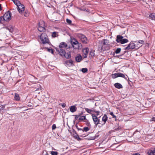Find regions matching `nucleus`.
Instances as JSON below:
<instances>
[{"label": "nucleus", "instance_id": "nucleus-42", "mask_svg": "<svg viewBox=\"0 0 155 155\" xmlns=\"http://www.w3.org/2000/svg\"><path fill=\"white\" fill-rule=\"evenodd\" d=\"M77 8L79 9L81 11H85L86 10V9L84 8H80V7H77Z\"/></svg>", "mask_w": 155, "mask_h": 155}, {"label": "nucleus", "instance_id": "nucleus-41", "mask_svg": "<svg viewBox=\"0 0 155 155\" xmlns=\"http://www.w3.org/2000/svg\"><path fill=\"white\" fill-rule=\"evenodd\" d=\"M75 127H76L77 129L78 130H82V129L81 128H80L78 127L77 124L75 125Z\"/></svg>", "mask_w": 155, "mask_h": 155}, {"label": "nucleus", "instance_id": "nucleus-23", "mask_svg": "<svg viewBox=\"0 0 155 155\" xmlns=\"http://www.w3.org/2000/svg\"><path fill=\"white\" fill-rule=\"evenodd\" d=\"M12 0L13 1L14 4L17 6V7H18V6L20 4V3H21L18 0Z\"/></svg>", "mask_w": 155, "mask_h": 155}, {"label": "nucleus", "instance_id": "nucleus-45", "mask_svg": "<svg viewBox=\"0 0 155 155\" xmlns=\"http://www.w3.org/2000/svg\"><path fill=\"white\" fill-rule=\"evenodd\" d=\"M139 43L143 44L144 43V41L143 40H140L138 42Z\"/></svg>", "mask_w": 155, "mask_h": 155}, {"label": "nucleus", "instance_id": "nucleus-46", "mask_svg": "<svg viewBox=\"0 0 155 155\" xmlns=\"http://www.w3.org/2000/svg\"><path fill=\"white\" fill-rule=\"evenodd\" d=\"M150 121H153L155 122V117H153L151 120H150Z\"/></svg>", "mask_w": 155, "mask_h": 155}, {"label": "nucleus", "instance_id": "nucleus-11", "mask_svg": "<svg viewBox=\"0 0 155 155\" xmlns=\"http://www.w3.org/2000/svg\"><path fill=\"white\" fill-rule=\"evenodd\" d=\"M146 152L149 155H155V148L153 150L150 149L147 150Z\"/></svg>", "mask_w": 155, "mask_h": 155}, {"label": "nucleus", "instance_id": "nucleus-24", "mask_svg": "<svg viewBox=\"0 0 155 155\" xmlns=\"http://www.w3.org/2000/svg\"><path fill=\"white\" fill-rule=\"evenodd\" d=\"M58 33L57 32L54 31L52 33L51 36L53 38H55L57 36H58Z\"/></svg>", "mask_w": 155, "mask_h": 155}, {"label": "nucleus", "instance_id": "nucleus-50", "mask_svg": "<svg viewBox=\"0 0 155 155\" xmlns=\"http://www.w3.org/2000/svg\"><path fill=\"white\" fill-rule=\"evenodd\" d=\"M132 155H140V154L139 153H136L135 154H133Z\"/></svg>", "mask_w": 155, "mask_h": 155}, {"label": "nucleus", "instance_id": "nucleus-27", "mask_svg": "<svg viewBox=\"0 0 155 155\" xmlns=\"http://www.w3.org/2000/svg\"><path fill=\"white\" fill-rule=\"evenodd\" d=\"M85 110L88 113L91 114H91V112L93 111V110L91 109H90L88 108H85Z\"/></svg>", "mask_w": 155, "mask_h": 155}, {"label": "nucleus", "instance_id": "nucleus-1", "mask_svg": "<svg viewBox=\"0 0 155 155\" xmlns=\"http://www.w3.org/2000/svg\"><path fill=\"white\" fill-rule=\"evenodd\" d=\"M99 48L102 51L108 50L110 48L108 41L106 39H104L101 42V45L99 47Z\"/></svg>", "mask_w": 155, "mask_h": 155}, {"label": "nucleus", "instance_id": "nucleus-43", "mask_svg": "<svg viewBox=\"0 0 155 155\" xmlns=\"http://www.w3.org/2000/svg\"><path fill=\"white\" fill-rule=\"evenodd\" d=\"M96 115L97 116L100 115V112L99 111H97V112H96Z\"/></svg>", "mask_w": 155, "mask_h": 155}, {"label": "nucleus", "instance_id": "nucleus-14", "mask_svg": "<svg viewBox=\"0 0 155 155\" xmlns=\"http://www.w3.org/2000/svg\"><path fill=\"white\" fill-rule=\"evenodd\" d=\"M118 73V77H121L123 78H124L125 80H126L127 81H128L129 79V78L128 76L126 75V76L125 77V75L121 73Z\"/></svg>", "mask_w": 155, "mask_h": 155}, {"label": "nucleus", "instance_id": "nucleus-20", "mask_svg": "<svg viewBox=\"0 0 155 155\" xmlns=\"http://www.w3.org/2000/svg\"><path fill=\"white\" fill-rule=\"evenodd\" d=\"M14 99L16 101H19L20 100V97L19 95L17 93H15V94Z\"/></svg>", "mask_w": 155, "mask_h": 155}, {"label": "nucleus", "instance_id": "nucleus-48", "mask_svg": "<svg viewBox=\"0 0 155 155\" xmlns=\"http://www.w3.org/2000/svg\"><path fill=\"white\" fill-rule=\"evenodd\" d=\"M66 104H63L62 105V106L63 107H65Z\"/></svg>", "mask_w": 155, "mask_h": 155}, {"label": "nucleus", "instance_id": "nucleus-28", "mask_svg": "<svg viewBox=\"0 0 155 155\" xmlns=\"http://www.w3.org/2000/svg\"><path fill=\"white\" fill-rule=\"evenodd\" d=\"M111 77L112 78L115 79L116 78L118 77V73H115L111 74Z\"/></svg>", "mask_w": 155, "mask_h": 155}, {"label": "nucleus", "instance_id": "nucleus-47", "mask_svg": "<svg viewBox=\"0 0 155 155\" xmlns=\"http://www.w3.org/2000/svg\"><path fill=\"white\" fill-rule=\"evenodd\" d=\"M49 50H50V52L52 53L53 54L54 53V50L52 49H48Z\"/></svg>", "mask_w": 155, "mask_h": 155}, {"label": "nucleus", "instance_id": "nucleus-52", "mask_svg": "<svg viewBox=\"0 0 155 155\" xmlns=\"http://www.w3.org/2000/svg\"><path fill=\"white\" fill-rule=\"evenodd\" d=\"M28 106L29 107H31V106H31V104H29V105H28Z\"/></svg>", "mask_w": 155, "mask_h": 155}, {"label": "nucleus", "instance_id": "nucleus-9", "mask_svg": "<svg viewBox=\"0 0 155 155\" xmlns=\"http://www.w3.org/2000/svg\"><path fill=\"white\" fill-rule=\"evenodd\" d=\"M89 51V49L88 48H86L83 49V56L84 58H85L87 57V55L88 54Z\"/></svg>", "mask_w": 155, "mask_h": 155}, {"label": "nucleus", "instance_id": "nucleus-40", "mask_svg": "<svg viewBox=\"0 0 155 155\" xmlns=\"http://www.w3.org/2000/svg\"><path fill=\"white\" fill-rule=\"evenodd\" d=\"M75 138L77 139L78 140H79L81 139L79 137V135H78L77 134L75 136Z\"/></svg>", "mask_w": 155, "mask_h": 155}, {"label": "nucleus", "instance_id": "nucleus-16", "mask_svg": "<svg viewBox=\"0 0 155 155\" xmlns=\"http://www.w3.org/2000/svg\"><path fill=\"white\" fill-rule=\"evenodd\" d=\"M67 47V44L64 42H63L60 43L59 45V48H63Z\"/></svg>", "mask_w": 155, "mask_h": 155}, {"label": "nucleus", "instance_id": "nucleus-37", "mask_svg": "<svg viewBox=\"0 0 155 155\" xmlns=\"http://www.w3.org/2000/svg\"><path fill=\"white\" fill-rule=\"evenodd\" d=\"M110 114L111 115V116H112V118H116V116L114 115V114L113 113V112H111L110 113Z\"/></svg>", "mask_w": 155, "mask_h": 155}, {"label": "nucleus", "instance_id": "nucleus-49", "mask_svg": "<svg viewBox=\"0 0 155 155\" xmlns=\"http://www.w3.org/2000/svg\"><path fill=\"white\" fill-rule=\"evenodd\" d=\"M92 110H93V111L95 112V113H96V112H97V111H96L95 110V109H94V108H92Z\"/></svg>", "mask_w": 155, "mask_h": 155}, {"label": "nucleus", "instance_id": "nucleus-6", "mask_svg": "<svg viewBox=\"0 0 155 155\" xmlns=\"http://www.w3.org/2000/svg\"><path fill=\"white\" fill-rule=\"evenodd\" d=\"M71 44L74 49H78L79 47V43L74 38L71 41Z\"/></svg>", "mask_w": 155, "mask_h": 155}, {"label": "nucleus", "instance_id": "nucleus-19", "mask_svg": "<svg viewBox=\"0 0 155 155\" xmlns=\"http://www.w3.org/2000/svg\"><path fill=\"white\" fill-rule=\"evenodd\" d=\"M115 87L118 89L122 88H123L122 85L119 83H116L114 84Z\"/></svg>", "mask_w": 155, "mask_h": 155}, {"label": "nucleus", "instance_id": "nucleus-18", "mask_svg": "<svg viewBox=\"0 0 155 155\" xmlns=\"http://www.w3.org/2000/svg\"><path fill=\"white\" fill-rule=\"evenodd\" d=\"M70 110L71 112L73 113L76 111L77 108L75 106H71L70 107Z\"/></svg>", "mask_w": 155, "mask_h": 155}, {"label": "nucleus", "instance_id": "nucleus-29", "mask_svg": "<svg viewBox=\"0 0 155 155\" xmlns=\"http://www.w3.org/2000/svg\"><path fill=\"white\" fill-rule=\"evenodd\" d=\"M89 128L88 127H84L83 129H82V130H81V131L83 132H87L89 130Z\"/></svg>", "mask_w": 155, "mask_h": 155}, {"label": "nucleus", "instance_id": "nucleus-13", "mask_svg": "<svg viewBox=\"0 0 155 155\" xmlns=\"http://www.w3.org/2000/svg\"><path fill=\"white\" fill-rule=\"evenodd\" d=\"M65 63L69 67H70L72 66V65H74V62L71 59L66 61H65Z\"/></svg>", "mask_w": 155, "mask_h": 155}, {"label": "nucleus", "instance_id": "nucleus-36", "mask_svg": "<svg viewBox=\"0 0 155 155\" xmlns=\"http://www.w3.org/2000/svg\"><path fill=\"white\" fill-rule=\"evenodd\" d=\"M4 21L2 16L0 17V23L3 24L4 23Z\"/></svg>", "mask_w": 155, "mask_h": 155}, {"label": "nucleus", "instance_id": "nucleus-33", "mask_svg": "<svg viewBox=\"0 0 155 155\" xmlns=\"http://www.w3.org/2000/svg\"><path fill=\"white\" fill-rule=\"evenodd\" d=\"M28 14L29 13L28 11L25 10L23 15L25 17H27L28 15Z\"/></svg>", "mask_w": 155, "mask_h": 155}, {"label": "nucleus", "instance_id": "nucleus-12", "mask_svg": "<svg viewBox=\"0 0 155 155\" xmlns=\"http://www.w3.org/2000/svg\"><path fill=\"white\" fill-rule=\"evenodd\" d=\"M57 51L59 52L60 55L62 56H64L66 52L63 48H59L57 49Z\"/></svg>", "mask_w": 155, "mask_h": 155}, {"label": "nucleus", "instance_id": "nucleus-44", "mask_svg": "<svg viewBox=\"0 0 155 155\" xmlns=\"http://www.w3.org/2000/svg\"><path fill=\"white\" fill-rule=\"evenodd\" d=\"M80 115H75V119L77 120L79 117Z\"/></svg>", "mask_w": 155, "mask_h": 155}, {"label": "nucleus", "instance_id": "nucleus-17", "mask_svg": "<svg viewBox=\"0 0 155 155\" xmlns=\"http://www.w3.org/2000/svg\"><path fill=\"white\" fill-rule=\"evenodd\" d=\"M124 37L120 35H117V36L116 41L118 43H120Z\"/></svg>", "mask_w": 155, "mask_h": 155}, {"label": "nucleus", "instance_id": "nucleus-2", "mask_svg": "<svg viewBox=\"0 0 155 155\" xmlns=\"http://www.w3.org/2000/svg\"><path fill=\"white\" fill-rule=\"evenodd\" d=\"M40 39L43 44L48 43L49 42L48 37L45 33H42L41 35Z\"/></svg>", "mask_w": 155, "mask_h": 155}, {"label": "nucleus", "instance_id": "nucleus-15", "mask_svg": "<svg viewBox=\"0 0 155 155\" xmlns=\"http://www.w3.org/2000/svg\"><path fill=\"white\" fill-rule=\"evenodd\" d=\"M75 59L77 62H79L81 60L82 57L81 55L79 54L75 57Z\"/></svg>", "mask_w": 155, "mask_h": 155}, {"label": "nucleus", "instance_id": "nucleus-22", "mask_svg": "<svg viewBox=\"0 0 155 155\" xmlns=\"http://www.w3.org/2000/svg\"><path fill=\"white\" fill-rule=\"evenodd\" d=\"M71 55V53L70 52H68L66 53L65 52L64 56L66 58H70Z\"/></svg>", "mask_w": 155, "mask_h": 155}, {"label": "nucleus", "instance_id": "nucleus-5", "mask_svg": "<svg viewBox=\"0 0 155 155\" xmlns=\"http://www.w3.org/2000/svg\"><path fill=\"white\" fill-rule=\"evenodd\" d=\"M78 37L83 43L87 44L88 42V40L87 38L84 35L82 34H79L78 35Z\"/></svg>", "mask_w": 155, "mask_h": 155}, {"label": "nucleus", "instance_id": "nucleus-8", "mask_svg": "<svg viewBox=\"0 0 155 155\" xmlns=\"http://www.w3.org/2000/svg\"><path fill=\"white\" fill-rule=\"evenodd\" d=\"M17 9L19 12L22 14L23 13V12L25 11V6L24 5L20 3L17 7Z\"/></svg>", "mask_w": 155, "mask_h": 155}, {"label": "nucleus", "instance_id": "nucleus-53", "mask_svg": "<svg viewBox=\"0 0 155 155\" xmlns=\"http://www.w3.org/2000/svg\"><path fill=\"white\" fill-rule=\"evenodd\" d=\"M49 49H48V51H49V52H50V50H48Z\"/></svg>", "mask_w": 155, "mask_h": 155}, {"label": "nucleus", "instance_id": "nucleus-21", "mask_svg": "<svg viewBox=\"0 0 155 155\" xmlns=\"http://www.w3.org/2000/svg\"><path fill=\"white\" fill-rule=\"evenodd\" d=\"M107 115L104 114L102 118V121L104 122V124L107 120Z\"/></svg>", "mask_w": 155, "mask_h": 155}, {"label": "nucleus", "instance_id": "nucleus-35", "mask_svg": "<svg viewBox=\"0 0 155 155\" xmlns=\"http://www.w3.org/2000/svg\"><path fill=\"white\" fill-rule=\"evenodd\" d=\"M51 154L52 155H57L58 153L56 151H52L51 152Z\"/></svg>", "mask_w": 155, "mask_h": 155}, {"label": "nucleus", "instance_id": "nucleus-4", "mask_svg": "<svg viewBox=\"0 0 155 155\" xmlns=\"http://www.w3.org/2000/svg\"><path fill=\"white\" fill-rule=\"evenodd\" d=\"M11 13L9 11L6 12L2 16L4 21H8L11 18Z\"/></svg>", "mask_w": 155, "mask_h": 155}, {"label": "nucleus", "instance_id": "nucleus-30", "mask_svg": "<svg viewBox=\"0 0 155 155\" xmlns=\"http://www.w3.org/2000/svg\"><path fill=\"white\" fill-rule=\"evenodd\" d=\"M94 51L92 50L90 52V55L91 57H93L94 56Z\"/></svg>", "mask_w": 155, "mask_h": 155}, {"label": "nucleus", "instance_id": "nucleus-38", "mask_svg": "<svg viewBox=\"0 0 155 155\" xmlns=\"http://www.w3.org/2000/svg\"><path fill=\"white\" fill-rule=\"evenodd\" d=\"M56 127L55 124H53L52 127V130H54L56 128Z\"/></svg>", "mask_w": 155, "mask_h": 155}, {"label": "nucleus", "instance_id": "nucleus-34", "mask_svg": "<svg viewBox=\"0 0 155 155\" xmlns=\"http://www.w3.org/2000/svg\"><path fill=\"white\" fill-rule=\"evenodd\" d=\"M87 68H83L82 69V71L83 73H86L87 71Z\"/></svg>", "mask_w": 155, "mask_h": 155}, {"label": "nucleus", "instance_id": "nucleus-32", "mask_svg": "<svg viewBox=\"0 0 155 155\" xmlns=\"http://www.w3.org/2000/svg\"><path fill=\"white\" fill-rule=\"evenodd\" d=\"M121 51V49L120 48H117L115 51V53L116 54L119 53Z\"/></svg>", "mask_w": 155, "mask_h": 155}, {"label": "nucleus", "instance_id": "nucleus-26", "mask_svg": "<svg viewBox=\"0 0 155 155\" xmlns=\"http://www.w3.org/2000/svg\"><path fill=\"white\" fill-rule=\"evenodd\" d=\"M128 41L127 39L123 38L122 40L120 42V43L121 44H123L126 43Z\"/></svg>", "mask_w": 155, "mask_h": 155}, {"label": "nucleus", "instance_id": "nucleus-51", "mask_svg": "<svg viewBox=\"0 0 155 155\" xmlns=\"http://www.w3.org/2000/svg\"><path fill=\"white\" fill-rule=\"evenodd\" d=\"M2 10V6L0 4V11H1Z\"/></svg>", "mask_w": 155, "mask_h": 155}, {"label": "nucleus", "instance_id": "nucleus-39", "mask_svg": "<svg viewBox=\"0 0 155 155\" xmlns=\"http://www.w3.org/2000/svg\"><path fill=\"white\" fill-rule=\"evenodd\" d=\"M66 21L67 23H68V24H70L71 23V21L69 19H67Z\"/></svg>", "mask_w": 155, "mask_h": 155}, {"label": "nucleus", "instance_id": "nucleus-10", "mask_svg": "<svg viewBox=\"0 0 155 155\" xmlns=\"http://www.w3.org/2000/svg\"><path fill=\"white\" fill-rule=\"evenodd\" d=\"M135 48V45L133 42H131L126 47L125 49V50H129L130 49H133Z\"/></svg>", "mask_w": 155, "mask_h": 155}, {"label": "nucleus", "instance_id": "nucleus-3", "mask_svg": "<svg viewBox=\"0 0 155 155\" xmlns=\"http://www.w3.org/2000/svg\"><path fill=\"white\" fill-rule=\"evenodd\" d=\"M38 29L39 31L41 32H44L45 31V23L44 21H41L39 22Z\"/></svg>", "mask_w": 155, "mask_h": 155}, {"label": "nucleus", "instance_id": "nucleus-25", "mask_svg": "<svg viewBox=\"0 0 155 155\" xmlns=\"http://www.w3.org/2000/svg\"><path fill=\"white\" fill-rule=\"evenodd\" d=\"M149 17L151 19L155 20V13H153L149 15Z\"/></svg>", "mask_w": 155, "mask_h": 155}, {"label": "nucleus", "instance_id": "nucleus-7", "mask_svg": "<svg viewBox=\"0 0 155 155\" xmlns=\"http://www.w3.org/2000/svg\"><path fill=\"white\" fill-rule=\"evenodd\" d=\"M91 116L94 123L96 126H97L99 124L100 121V119L94 114H91Z\"/></svg>", "mask_w": 155, "mask_h": 155}, {"label": "nucleus", "instance_id": "nucleus-31", "mask_svg": "<svg viewBox=\"0 0 155 155\" xmlns=\"http://www.w3.org/2000/svg\"><path fill=\"white\" fill-rule=\"evenodd\" d=\"M86 117L85 116H81L79 118V120H86Z\"/></svg>", "mask_w": 155, "mask_h": 155}]
</instances>
